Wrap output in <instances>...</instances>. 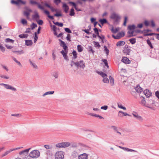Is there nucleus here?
<instances>
[{
    "label": "nucleus",
    "mask_w": 159,
    "mask_h": 159,
    "mask_svg": "<svg viewBox=\"0 0 159 159\" xmlns=\"http://www.w3.org/2000/svg\"><path fill=\"white\" fill-rule=\"evenodd\" d=\"M0 85L3 86L4 88L7 90H10L14 92H16L17 91V89L15 87L8 84L1 83Z\"/></svg>",
    "instance_id": "f257e3e1"
},
{
    "label": "nucleus",
    "mask_w": 159,
    "mask_h": 159,
    "mask_svg": "<svg viewBox=\"0 0 159 159\" xmlns=\"http://www.w3.org/2000/svg\"><path fill=\"white\" fill-rule=\"evenodd\" d=\"M40 155V152L38 150H35L32 151L30 152L29 156L30 157L36 159L38 158Z\"/></svg>",
    "instance_id": "f03ea898"
},
{
    "label": "nucleus",
    "mask_w": 159,
    "mask_h": 159,
    "mask_svg": "<svg viewBox=\"0 0 159 159\" xmlns=\"http://www.w3.org/2000/svg\"><path fill=\"white\" fill-rule=\"evenodd\" d=\"M111 18L113 20L115 24H117L120 20V17L118 14L113 13L111 15Z\"/></svg>",
    "instance_id": "7ed1b4c3"
},
{
    "label": "nucleus",
    "mask_w": 159,
    "mask_h": 159,
    "mask_svg": "<svg viewBox=\"0 0 159 159\" xmlns=\"http://www.w3.org/2000/svg\"><path fill=\"white\" fill-rule=\"evenodd\" d=\"M64 153L62 151H58L56 152L55 154V159H63L64 158Z\"/></svg>",
    "instance_id": "20e7f679"
},
{
    "label": "nucleus",
    "mask_w": 159,
    "mask_h": 159,
    "mask_svg": "<svg viewBox=\"0 0 159 159\" xmlns=\"http://www.w3.org/2000/svg\"><path fill=\"white\" fill-rule=\"evenodd\" d=\"M135 28V26L134 25H130L128 26L129 31L128 32L129 36L131 37L134 35V33Z\"/></svg>",
    "instance_id": "39448f33"
},
{
    "label": "nucleus",
    "mask_w": 159,
    "mask_h": 159,
    "mask_svg": "<svg viewBox=\"0 0 159 159\" xmlns=\"http://www.w3.org/2000/svg\"><path fill=\"white\" fill-rule=\"evenodd\" d=\"M25 11L23 12V14L28 19L29 18V16L30 13L32 11L27 7H25Z\"/></svg>",
    "instance_id": "423d86ee"
},
{
    "label": "nucleus",
    "mask_w": 159,
    "mask_h": 159,
    "mask_svg": "<svg viewBox=\"0 0 159 159\" xmlns=\"http://www.w3.org/2000/svg\"><path fill=\"white\" fill-rule=\"evenodd\" d=\"M11 3L13 4H16V5L19 4H23L24 5L26 3V1H23L22 0H17L15 1L13 0H12L11 1Z\"/></svg>",
    "instance_id": "0eeeda50"
},
{
    "label": "nucleus",
    "mask_w": 159,
    "mask_h": 159,
    "mask_svg": "<svg viewBox=\"0 0 159 159\" xmlns=\"http://www.w3.org/2000/svg\"><path fill=\"white\" fill-rule=\"evenodd\" d=\"M76 66L84 69L85 67V63L83 60L76 62Z\"/></svg>",
    "instance_id": "6e6552de"
},
{
    "label": "nucleus",
    "mask_w": 159,
    "mask_h": 159,
    "mask_svg": "<svg viewBox=\"0 0 159 159\" xmlns=\"http://www.w3.org/2000/svg\"><path fill=\"white\" fill-rule=\"evenodd\" d=\"M125 35V33L123 32H121L119 33L116 36L112 35V37L115 39H119L123 37Z\"/></svg>",
    "instance_id": "1a4fd4ad"
},
{
    "label": "nucleus",
    "mask_w": 159,
    "mask_h": 159,
    "mask_svg": "<svg viewBox=\"0 0 159 159\" xmlns=\"http://www.w3.org/2000/svg\"><path fill=\"white\" fill-rule=\"evenodd\" d=\"M154 101L153 99H150L147 101V107L151 108L154 103Z\"/></svg>",
    "instance_id": "9d476101"
},
{
    "label": "nucleus",
    "mask_w": 159,
    "mask_h": 159,
    "mask_svg": "<svg viewBox=\"0 0 159 159\" xmlns=\"http://www.w3.org/2000/svg\"><path fill=\"white\" fill-rule=\"evenodd\" d=\"M88 155L86 153L79 155L77 157V159H88Z\"/></svg>",
    "instance_id": "9b49d317"
},
{
    "label": "nucleus",
    "mask_w": 159,
    "mask_h": 159,
    "mask_svg": "<svg viewBox=\"0 0 159 159\" xmlns=\"http://www.w3.org/2000/svg\"><path fill=\"white\" fill-rule=\"evenodd\" d=\"M67 52H68V49L67 50H62L61 52V53L63 55L64 59L66 60L67 61H68L69 60L68 57L67 56Z\"/></svg>",
    "instance_id": "f8f14e48"
},
{
    "label": "nucleus",
    "mask_w": 159,
    "mask_h": 159,
    "mask_svg": "<svg viewBox=\"0 0 159 159\" xmlns=\"http://www.w3.org/2000/svg\"><path fill=\"white\" fill-rule=\"evenodd\" d=\"M144 24L146 26H148L150 24H151L152 26L153 27H154L155 26V24L153 20H151L150 21L145 20L144 22Z\"/></svg>",
    "instance_id": "ddd939ff"
},
{
    "label": "nucleus",
    "mask_w": 159,
    "mask_h": 159,
    "mask_svg": "<svg viewBox=\"0 0 159 159\" xmlns=\"http://www.w3.org/2000/svg\"><path fill=\"white\" fill-rule=\"evenodd\" d=\"M60 42V46L63 48L64 50H67L68 49L67 46L66 45L65 43L62 40L59 39Z\"/></svg>",
    "instance_id": "4468645a"
},
{
    "label": "nucleus",
    "mask_w": 159,
    "mask_h": 159,
    "mask_svg": "<svg viewBox=\"0 0 159 159\" xmlns=\"http://www.w3.org/2000/svg\"><path fill=\"white\" fill-rule=\"evenodd\" d=\"M121 61L125 64H129L130 62V61L126 57H123Z\"/></svg>",
    "instance_id": "2eb2a0df"
},
{
    "label": "nucleus",
    "mask_w": 159,
    "mask_h": 159,
    "mask_svg": "<svg viewBox=\"0 0 159 159\" xmlns=\"http://www.w3.org/2000/svg\"><path fill=\"white\" fill-rule=\"evenodd\" d=\"M145 95L147 97H149L152 95V93L148 89L145 90L143 91Z\"/></svg>",
    "instance_id": "dca6fc26"
},
{
    "label": "nucleus",
    "mask_w": 159,
    "mask_h": 159,
    "mask_svg": "<svg viewBox=\"0 0 159 159\" xmlns=\"http://www.w3.org/2000/svg\"><path fill=\"white\" fill-rule=\"evenodd\" d=\"M34 13V14L32 16V18L33 20L37 21L39 18V16L37 11H35Z\"/></svg>",
    "instance_id": "f3484780"
},
{
    "label": "nucleus",
    "mask_w": 159,
    "mask_h": 159,
    "mask_svg": "<svg viewBox=\"0 0 159 159\" xmlns=\"http://www.w3.org/2000/svg\"><path fill=\"white\" fill-rule=\"evenodd\" d=\"M132 114L134 117V118L138 119H142L141 117L139 115L138 113L135 111H133L132 113Z\"/></svg>",
    "instance_id": "a211bd4d"
},
{
    "label": "nucleus",
    "mask_w": 159,
    "mask_h": 159,
    "mask_svg": "<svg viewBox=\"0 0 159 159\" xmlns=\"http://www.w3.org/2000/svg\"><path fill=\"white\" fill-rule=\"evenodd\" d=\"M135 90L138 93H140L143 91V89L139 85H137L135 88Z\"/></svg>",
    "instance_id": "6ab92c4d"
},
{
    "label": "nucleus",
    "mask_w": 159,
    "mask_h": 159,
    "mask_svg": "<svg viewBox=\"0 0 159 159\" xmlns=\"http://www.w3.org/2000/svg\"><path fill=\"white\" fill-rule=\"evenodd\" d=\"M31 149V148H30L28 149H26L23 151H20L19 152V154L20 155H22L23 154H28L29 151Z\"/></svg>",
    "instance_id": "aec40b11"
},
{
    "label": "nucleus",
    "mask_w": 159,
    "mask_h": 159,
    "mask_svg": "<svg viewBox=\"0 0 159 159\" xmlns=\"http://www.w3.org/2000/svg\"><path fill=\"white\" fill-rule=\"evenodd\" d=\"M120 30V28L119 27L114 28L112 27L111 30L112 33H116Z\"/></svg>",
    "instance_id": "412c9836"
},
{
    "label": "nucleus",
    "mask_w": 159,
    "mask_h": 159,
    "mask_svg": "<svg viewBox=\"0 0 159 159\" xmlns=\"http://www.w3.org/2000/svg\"><path fill=\"white\" fill-rule=\"evenodd\" d=\"M62 7L65 13H67L69 10V7L66 4L63 3Z\"/></svg>",
    "instance_id": "4be33fe9"
},
{
    "label": "nucleus",
    "mask_w": 159,
    "mask_h": 159,
    "mask_svg": "<svg viewBox=\"0 0 159 159\" xmlns=\"http://www.w3.org/2000/svg\"><path fill=\"white\" fill-rule=\"evenodd\" d=\"M63 148H66L70 146L71 144L69 142H63Z\"/></svg>",
    "instance_id": "5701e85b"
},
{
    "label": "nucleus",
    "mask_w": 159,
    "mask_h": 159,
    "mask_svg": "<svg viewBox=\"0 0 159 159\" xmlns=\"http://www.w3.org/2000/svg\"><path fill=\"white\" fill-rule=\"evenodd\" d=\"M54 93V91H48L43 93L42 96L43 97H44L47 95L53 94Z\"/></svg>",
    "instance_id": "b1692460"
},
{
    "label": "nucleus",
    "mask_w": 159,
    "mask_h": 159,
    "mask_svg": "<svg viewBox=\"0 0 159 159\" xmlns=\"http://www.w3.org/2000/svg\"><path fill=\"white\" fill-rule=\"evenodd\" d=\"M13 150L12 149H10L9 150L6 151V152H5L2 155V157H4L6 156L7 155V154H8L9 153H10L11 152L13 151Z\"/></svg>",
    "instance_id": "393cba45"
},
{
    "label": "nucleus",
    "mask_w": 159,
    "mask_h": 159,
    "mask_svg": "<svg viewBox=\"0 0 159 159\" xmlns=\"http://www.w3.org/2000/svg\"><path fill=\"white\" fill-rule=\"evenodd\" d=\"M109 79L110 80V83L111 86H113L114 84V81L113 78L111 76H110L109 77Z\"/></svg>",
    "instance_id": "a878e982"
},
{
    "label": "nucleus",
    "mask_w": 159,
    "mask_h": 159,
    "mask_svg": "<svg viewBox=\"0 0 159 159\" xmlns=\"http://www.w3.org/2000/svg\"><path fill=\"white\" fill-rule=\"evenodd\" d=\"M125 43L124 41H120L116 43V46H124Z\"/></svg>",
    "instance_id": "bb28decb"
},
{
    "label": "nucleus",
    "mask_w": 159,
    "mask_h": 159,
    "mask_svg": "<svg viewBox=\"0 0 159 159\" xmlns=\"http://www.w3.org/2000/svg\"><path fill=\"white\" fill-rule=\"evenodd\" d=\"M11 115L12 116H15L16 118H20L23 116V115L22 114L19 113L12 114Z\"/></svg>",
    "instance_id": "cd10ccee"
},
{
    "label": "nucleus",
    "mask_w": 159,
    "mask_h": 159,
    "mask_svg": "<svg viewBox=\"0 0 159 159\" xmlns=\"http://www.w3.org/2000/svg\"><path fill=\"white\" fill-rule=\"evenodd\" d=\"M124 53L126 55H129L130 52L129 49L128 47L125 48L123 50Z\"/></svg>",
    "instance_id": "c85d7f7f"
},
{
    "label": "nucleus",
    "mask_w": 159,
    "mask_h": 159,
    "mask_svg": "<svg viewBox=\"0 0 159 159\" xmlns=\"http://www.w3.org/2000/svg\"><path fill=\"white\" fill-rule=\"evenodd\" d=\"M30 65L33 66V68L35 69H38V66L34 62H33L30 60H29Z\"/></svg>",
    "instance_id": "c756f323"
},
{
    "label": "nucleus",
    "mask_w": 159,
    "mask_h": 159,
    "mask_svg": "<svg viewBox=\"0 0 159 159\" xmlns=\"http://www.w3.org/2000/svg\"><path fill=\"white\" fill-rule=\"evenodd\" d=\"M14 53H16L17 55H20L24 53V52L23 50L20 51H13Z\"/></svg>",
    "instance_id": "7c9ffc66"
},
{
    "label": "nucleus",
    "mask_w": 159,
    "mask_h": 159,
    "mask_svg": "<svg viewBox=\"0 0 159 159\" xmlns=\"http://www.w3.org/2000/svg\"><path fill=\"white\" fill-rule=\"evenodd\" d=\"M0 77L2 79H9L10 77L8 75L1 74L0 75Z\"/></svg>",
    "instance_id": "2f4dec72"
},
{
    "label": "nucleus",
    "mask_w": 159,
    "mask_h": 159,
    "mask_svg": "<svg viewBox=\"0 0 159 159\" xmlns=\"http://www.w3.org/2000/svg\"><path fill=\"white\" fill-rule=\"evenodd\" d=\"M93 43L94 45V46L96 47L97 48H99L101 46L99 44V43L97 42L94 41L93 42Z\"/></svg>",
    "instance_id": "473e14b6"
},
{
    "label": "nucleus",
    "mask_w": 159,
    "mask_h": 159,
    "mask_svg": "<svg viewBox=\"0 0 159 159\" xmlns=\"http://www.w3.org/2000/svg\"><path fill=\"white\" fill-rule=\"evenodd\" d=\"M32 42L30 40H26L25 44L27 46L31 45L32 44Z\"/></svg>",
    "instance_id": "72a5a7b5"
},
{
    "label": "nucleus",
    "mask_w": 159,
    "mask_h": 159,
    "mask_svg": "<svg viewBox=\"0 0 159 159\" xmlns=\"http://www.w3.org/2000/svg\"><path fill=\"white\" fill-rule=\"evenodd\" d=\"M98 73L100 75H101L102 77L103 78H104V77H106L107 76V75L106 74L102 72H99Z\"/></svg>",
    "instance_id": "f704fd0d"
},
{
    "label": "nucleus",
    "mask_w": 159,
    "mask_h": 159,
    "mask_svg": "<svg viewBox=\"0 0 159 159\" xmlns=\"http://www.w3.org/2000/svg\"><path fill=\"white\" fill-rule=\"evenodd\" d=\"M141 103L142 105L147 107V102H146L144 98H143L141 101Z\"/></svg>",
    "instance_id": "c9c22d12"
},
{
    "label": "nucleus",
    "mask_w": 159,
    "mask_h": 159,
    "mask_svg": "<svg viewBox=\"0 0 159 159\" xmlns=\"http://www.w3.org/2000/svg\"><path fill=\"white\" fill-rule=\"evenodd\" d=\"M28 36V34H22L19 35V37L21 38H26Z\"/></svg>",
    "instance_id": "e433bc0d"
},
{
    "label": "nucleus",
    "mask_w": 159,
    "mask_h": 159,
    "mask_svg": "<svg viewBox=\"0 0 159 159\" xmlns=\"http://www.w3.org/2000/svg\"><path fill=\"white\" fill-rule=\"evenodd\" d=\"M13 59L19 66L21 67L22 66V65L21 64L20 62L17 60L16 58L15 57H13Z\"/></svg>",
    "instance_id": "4c0bfd02"
},
{
    "label": "nucleus",
    "mask_w": 159,
    "mask_h": 159,
    "mask_svg": "<svg viewBox=\"0 0 159 159\" xmlns=\"http://www.w3.org/2000/svg\"><path fill=\"white\" fill-rule=\"evenodd\" d=\"M124 151L127 152H137L136 151L127 148H125Z\"/></svg>",
    "instance_id": "58836bf2"
},
{
    "label": "nucleus",
    "mask_w": 159,
    "mask_h": 159,
    "mask_svg": "<svg viewBox=\"0 0 159 159\" xmlns=\"http://www.w3.org/2000/svg\"><path fill=\"white\" fill-rule=\"evenodd\" d=\"M130 42L132 44H134L136 43V39L135 38H132L129 40Z\"/></svg>",
    "instance_id": "ea45409f"
},
{
    "label": "nucleus",
    "mask_w": 159,
    "mask_h": 159,
    "mask_svg": "<svg viewBox=\"0 0 159 159\" xmlns=\"http://www.w3.org/2000/svg\"><path fill=\"white\" fill-rule=\"evenodd\" d=\"M77 47L79 52H81L83 50V47L81 45H78Z\"/></svg>",
    "instance_id": "a19ab883"
},
{
    "label": "nucleus",
    "mask_w": 159,
    "mask_h": 159,
    "mask_svg": "<svg viewBox=\"0 0 159 159\" xmlns=\"http://www.w3.org/2000/svg\"><path fill=\"white\" fill-rule=\"evenodd\" d=\"M58 75H59L58 72L55 71L53 73L52 75L56 79H57L58 78Z\"/></svg>",
    "instance_id": "79ce46f5"
},
{
    "label": "nucleus",
    "mask_w": 159,
    "mask_h": 159,
    "mask_svg": "<svg viewBox=\"0 0 159 159\" xmlns=\"http://www.w3.org/2000/svg\"><path fill=\"white\" fill-rule=\"evenodd\" d=\"M71 147H72L75 148L78 146V143L76 142H72L70 143Z\"/></svg>",
    "instance_id": "37998d69"
},
{
    "label": "nucleus",
    "mask_w": 159,
    "mask_h": 159,
    "mask_svg": "<svg viewBox=\"0 0 159 159\" xmlns=\"http://www.w3.org/2000/svg\"><path fill=\"white\" fill-rule=\"evenodd\" d=\"M63 143L62 142L59 143H58L56 145V146L57 147L59 148H63Z\"/></svg>",
    "instance_id": "c03bdc74"
},
{
    "label": "nucleus",
    "mask_w": 159,
    "mask_h": 159,
    "mask_svg": "<svg viewBox=\"0 0 159 159\" xmlns=\"http://www.w3.org/2000/svg\"><path fill=\"white\" fill-rule=\"evenodd\" d=\"M103 82L105 83H108L109 82V80L107 77H104L102 80Z\"/></svg>",
    "instance_id": "a18cd8bd"
},
{
    "label": "nucleus",
    "mask_w": 159,
    "mask_h": 159,
    "mask_svg": "<svg viewBox=\"0 0 159 159\" xmlns=\"http://www.w3.org/2000/svg\"><path fill=\"white\" fill-rule=\"evenodd\" d=\"M14 41L12 39H10L9 38H7L5 39V42H10L12 43H13L14 42Z\"/></svg>",
    "instance_id": "49530a36"
},
{
    "label": "nucleus",
    "mask_w": 159,
    "mask_h": 159,
    "mask_svg": "<svg viewBox=\"0 0 159 159\" xmlns=\"http://www.w3.org/2000/svg\"><path fill=\"white\" fill-rule=\"evenodd\" d=\"M102 61L104 62L105 66H106L108 68H109V66L107 63V60L105 59H102Z\"/></svg>",
    "instance_id": "de8ad7c7"
},
{
    "label": "nucleus",
    "mask_w": 159,
    "mask_h": 159,
    "mask_svg": "<svg viewBox=\"0 0 159 159\" xmlns=\"http://www.w3.org/2000/svg\"><path fill=\"white\" fill-rule=\"evenodd\" d=\"M99 21L103 25L104 24L107 23V20L106 19H100L99 20Z\"/></svg>",
    "instance_id": "09e8293b"
},
{
    "label": "nucleus",
    "mask_w": 159,
    "mask_h": 159,
    "mask_svg": "<svg viewBox=\"0 0 159 159\" xmlns=\"http://www.w3.org/2000/svg\"><path fill=\"white\" fill-rule=\"evenodd\" d=\"M119 113H121L123 114V116H131V115H129V114L126 113L122 112V111H120L119 112Z\"/></svg>",
    "instance_id": "8fccbe9b"
},
{
    "label": "nucleus",
    "mask_w": 159,
    "mask_h": 159,
    "mask_svg": "<svg viewBox=\"0 0 159 159\" xmlns=\"http://www.w3.org/2000/svg\"><path fill=\"white\" fill-rule=\"evenodd\" d=\"M53 23L55 25L59 26L61 27H62L63 26V24L62 23H59L58 22H54L53 21Z\"/></svg>",
    "instance_id": "3c124183"
},
{
    "label": "nucleus",
    "mask_w": 159,
    "mask_h": 159,
    "mask_svg": "<svg viewBox=\"0 0 159 159\" xmlns=\"http://www.w3.org/2000/svg\"><path fill=\"white\" fill-rule=\"evenodd\" d=\"M30 4L32 5H37L38 4V3L36 2V1H34L33 0H30Z\"/></svg>",
    "instance_id": "603ef678"
},
{
    "label": "nucleus",
    "mask_w": 159,
    "mask_h": 159,
    "mask_svg": "<svg viewBox=\"0 0 159 159\" xmlns=\"http://www.w3.org/2000/svg\"><path fill=\"white\" fill-rule=\"evenodd\" d=\"M21 22L24 25H26L27 23V20L25 19H22L21 20Z\"/></svg>",
    "instance_id": "864d4df0"
},
{
    "label": "nucleus",
    "mask_w": 159,
    "mask_h": 159,
    "mask_svg": "<svg viewBox=\"0 0 159 159\" xmlns=\"http://www.w3.org/2000/svg\"><path fill=\"white\" fill-rule=\"evenodd\" d=\"M147 42L148 44L150 47V48H153V47L152 44V43L150 41L149 39H148L147 40Z\"/></svg>",
    "instance_id": "5fc2aeb1"
},
{
    "label": "nucleus",
    "mask_w": 159,
    "mask_h": 159,
    "mask_svg": "<svg viewBox=\"0 0 159 159\" xmlns=\"http://www.w3.org/2000/svg\"><path fill=\"white\" fill-rule=\"evenodd\" d=\"M75 15L74 10L73 8H71L70 10V16H73Z\"/></svg>",
    "instance_id": "6e6d98bb"
},
{
    "label": "nucleus",
    "mask_w": 159,
    "mask_h": 159,
    "mask_svg": "<svg viewBox=\"0 0 159 159\" xmlns=\"http://www.w3.org/2000/svg\"><path fill=\"white\" fill-rule=\"evenodd\" d=\"M118 107L119 108H120L121 109H123L124 110H126V108L125 107H124L122 106V104H118Z\"/></svg>",
    "instance_id": "4d7b16f0"
},
{
    "label": "nucleus",
    "mask_w": 159,
    "mask_h": 159,
    "mask_svg": "<svg viewBox=\"0 0 159 159\" xmlns=\"http://www.w3.org/2000/svg\"><path fill=\"white\" fill-rule=\"evenodd\" d=\"M37 27V25L34 23H33L30 25V27L32 30L34 29Z\"/></svg>",
    "instance_id": "13d9d810"
},
{
    "label": "nucleus",
    "mask_w": 159,
    "mask_h": 159,
    "mask_svg": "<svg viewBox=\"0 0 159 159\" xmlns=\"http://www.w3.org/2000/svg\"><path fill=\"white\" fill-rule=\"evenodd\" d=\"M104 51L106 52V53L107 55H108L109 53V50L107 48V47L105 46L104 47Z\"/></svg>",
    "instance_id": "bf43d9fd"
},
{
    "label": "nucleus",
    "mask_w": 159,
    "mask_h": 159,
    "mask_svg": "<svg viewBox=\"0 0 159 159\" xmlns=\"http://www.w3.org/2000/svg\"><path fill=\"white\" fill-rule=\"evenodd\" d=\"M93 116H95L96 118L99 119H102L103 118V117L102 116L98 115H97L95 114H93Z\"/></svg>",
    "instance_id": "052dcab7"
},
{
    "label": "nucleus",
    "mask_w": 159,
    "mask_h": 159,
    "mask_svg": "<svg viewBox=\"0 0 159 159\" xmlns=\"http://www.w3.org/2000/svg\"><path fill=\"white\" fill-rule=\"evenodd\" d=\"M93 116H95L96 118L99 119H102L103 118V117L102 116L98 115H97L95 114H93Z\"/></svg>",
    "instance_id": "680f3d73"
},
{
    "label": "nucleus",
    "mask_w": 159,
    "mask_h": 159,
    "mask_svg": "<svg viewBox=\"0 0 159 159\" xmlns=\"http://www.w3.org/2000/svg\"><path fill=\"white\" fill-rule=\"evenodd\" d=\"M37 5L39 8L42 10H44V8L39 3H38L37 4Z\"/></svg>",
    "instance_id": "e2e57ef3"
},
{
    "label": "nucleus",
    "mask_w": 159,
    "mask_h": 159,
    "mask_svg": "<svg viewBox=\"0 0 159 159\" xmlns=\"http://www.w3.org/2000/svg\"><path fill=\"white\" fill-rule=\"evenodd\" d=\"M0 49L3 52H4L5 51V48L2 45V44H1L0 43Z\"/></svg>",
    "instance_id": "0e129e2a"
},
{
    "label": "nucleus",
    "mask_w": 159,
    "mask_h": 159,
    "mask_svg": "<svg viewBox=\"0 0 159 159\" xmlns=\"http://www.w3.org/2000/svg\"><path fill=\"white\" fill-rule=\"evenodd\" d=\"M72 54L74 58H76L77 57V52L75 51H74L72 52Z\"/></svg>",
    "instance_id": "69168bd1"
},
{
    "label": "nucleus",
    "mask_w": 159,
    "mask_h": 159,
    "mask_svg": "<svg viewBox=\"0 0 159 159\" xmlns=\"http://www.w3.org/2000/svg\"><path fill=\"white\" fill-rule=\"evenodd\" d=\"M65 31L67 33H72L71 31L68 28H65Z\"/></svg>",
    "instance_id": "338daca9"
},
{
    "label": "nucleus",
    "mask_w": 159,
    "mask_h": 159,
    "mask_svg": "<svg viewBox=\"0 0 159 159\" xmlns=\"http://www.w3.org/2000/svg\"><path fill=\"white\" fill-rule=\"evenodd\" d=\"M2 67L3 69L7 71H8L9 69H8V68L7 66H4V65H2Z\"/></svg>",
    "instance_id": "774afa93"
}]
</instances>
